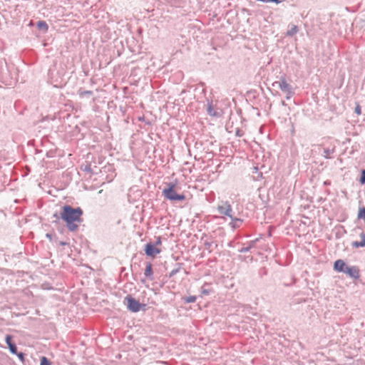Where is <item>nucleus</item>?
<instances>
[{"label": "nucleus", "instance_id": "obj_27", "mask_svg": "<svg viewBox=\"0 0 365 365\" xmlns=\"http://www.w3.org/2000/svg\"><path fill=\"white\" fill-rule=\"evenodd\" d=\"M235 135L237 136L241 137L243 135V132L240 129L237 128L236 130Z\"/></svg>", "mask_w": 365, "mask_h": 365}, {"label": "nucleus", "instance_id": "obj_29", "mask_svg": "<svg viewBox=\"0 0 365 365\" xmlns=\"http://www.w3.org/2000/svg\"><path fill=\"white\" fill-rule=\"evenodd\" d=\"M212 245V242H205V248L206 249H209Z\"/></svg>", "mask_w": 365, "mask_h": 365}, {"label": "nucleus", "instance_id": "obj_20", "mask_svg": "<svg viewBox=\"0 0 365 365\" xmlns=\"http://www.w3.org/2000/svg\"><path fill=\"white\" fill-rule=\"evenodd\" d=\"M358 218L363 219L365 222V207H361L359 210Z\"/></svg>", "mask_w": 365, "mask_h": 365}, {"label": "nucleus", "instance_id": "obj_18", "mask_svg": "<svg viewBox=\"0 0 365 365\" xmlns=\"http://www.w3.org/2000/svg\"><path fill=\"white\" fill-rule=\"evenodd\" d=\"M182 299L185 303L189 304L195 302L196 301L197 297L195 296H189L183 297Z\"/></svg>", "mask_w": 365, "mask_h": 365}, {"label": "nucleus", "instance_id": "obj_3", "mask_svg": "<svg viewBox=\"0 0 365 365\" xmlns=\"http://www.w3.org/2000/svg\"><path fill=\"white\" fill-rule=\"evenodd\" d=\"M175 185L171 182L168 183V187L163 190L165 197L170 201H180L185 199L183 194H178L175 190Z\"/></svg>", "mask_w": 365, "mask_h": 365}, {"label": "nucleus", "instance_id": "obj_19", "mask_svg": "<svg viewBox=\"0 0 365 365\" xmlns=\"http://www.w3.org/2000/svg\"><path fill=\"white\" fill-rule=\"evenodd\" d=\"M178 265V267L173 269L170 274H169V277H174L177 273H178L181 269V264H177Z\"/></svg>", "mask_w": 365, "mask_h": 365}, {"label": "nucleus", "instance_id": "obj_16", "mask_svg": "<svg viewBox=\"0 0 365 365\" xmlns=\"http://www.w3.org/2000/svg\"><path fill=\"white\" fill-rule=\"evenodd\" d=\"M299 31L297 26L294 25L291 29L288 30L287 31V36H293L295 34H297Z\"/></svg>", "mask_w": 365, "mask_h": 365}, {"label": "nucleus", "instance_id": "obj_26", "mask_svg": "<svg viewBox=\"0 0 365 365\" xmlns=\"http://www.w3.org/2000/svg\"><path fill=\"white\" fill-rule=\"evenodd\" d=\"M354 112L358 114V115H360L361 113V106L359 105H357L356 107H355V110H354Z\"/></svg>", "mask_w": 365, "mask_h": 365}, {"label": "nucleus", "instance_id": "obj_15", "mask_svg": "<svg viewBox=\"0 0 365 365\" xmlns=\"http://www.w3.org/2000/svg\"><path fill=\"white\" fill-rule=\"evenodd\" d=\"M209 284L207 283H205L202 287H201V294L202 295H208L211 292L212 289H210Z\"/></svg>", "mask_w": 365, "mask_h": 365}, {"label": "nucleus", "instance_id": "obj_4", "mask_svg": "<svg viewBox=\"0 0 365 365\" xmlns=\"http://www.w3.org/2000/svg\"><path fill=\"white\" fill-rule=\"evenodd\" d=\"M124 304L126 305L127 309L132 312H138L140 310L142 307L145 305L140 303V302L133 297L130 294H128L124 299Z\"/></svg>", "mask_w": 365, "mask_h": 365}, {"label": "nucleus", "instance_id": "obj_36", "mask_svg": "<svg viewBox=\"0 0 365 365\" xmlns=\"http://www.w3.org/2000/svg\"><path fill=\"white\" fill-rule=\"evenodd\" d=\"M37 23L41 24V23H46L44 21H38Z\"/></svg>", "mask_w": 365, "mask_h": 365}, {"label": "nucleus", "instance_id": "obj_33", "mask_svg": "<svg viewBox=\"0 0 365 365\" xmlns=\"http://www.w3.org/2000/svg\"><path fill=\"white\" fill-rule=\"evenodd\" d=\"M281 104H282V106H287V103H286L284 101H282L281 102Z\"/></svg>", "mask_w": 365, "mask_h": 365}, {"label": "nucleus", "instance_id": "obj_24", "mask_svg": "<svg viewBox=\"0 0 365 365\" xmlns=\"http://www.w3.org/2000/svg\"><path fill=\"white\" fill-rule=\"evenodd\" d=\"M14 355H16L18 356V358L22 361L24 362V359H25V355L23 352H18L17 351V354H14Z\"/></svg>", "mask_w": 365, "mask_h": 365}, {"label": "nucleus", "instance_id": "obj_35", "mask_svg": "<svg viewBox=\"0 0 365 365\" xmlns=\"http://www.w3.org/2000/svg\"><path fill=\"white\" fill-rule=\"evenodd\" d=\"M46 237H47L48 238H49V239H51V234L47 233V234H46Z\"/></svg>", "mask_w": 365, "mask_h": 365}, {"label": "nucleus", "instance_id": "obj_6", "mask_svg": "<svg viewBox=\"0 0 365 365\" xmlns=\"http://www.w3.org/2000/svg\"><path fill=\"white\" fill-rule=\"evenodd\" d=\"M144 251L145 255L149 257H155L156 255L161 252V250L155 247V245H153L151 243L145 245Z\"/></svg>", "mask_w": 365, "mask_h": 365}, {"label": "nucleus", "instance_id": "obj_9", "mask_svg": "<svg viewBox=\"0 0 365 365\" xmlns=\"http://www.w3.org/2000/svg\"><path fill=\"white\" fill-rule=\"evenodd\" d=\"M347 265L342 259H337L334 264V270L344 273Z\"/></svg>", "mask_w": 365, "mask_h": 365}, {"label": "nucleus", "instance_id": "obj_23", "mask_svg": "<svg viewBox=\"0 0 365 365\" xmlns=\"http://www.w3.org/2000/svg\"><path fill=\"white\" fill-rule=\"evenodd\" d=\"M40 365H51V363L46 356H42Z\"/></svg>", "mask_w": 365, "mask_h": 365}, {"label": "nucleus", "instance_id": "obj_34", "mask_svg": "<svg viewBox=\"0 0 365 365\" xmlns=\"http://www.w3.org/2000/svg\"><path fill=\"white\" fill-rule=\"evenodd\" d=\"M67 243L65 242H60V245L63 246V245H66Z\"/></svg>", "mask_w": 365, "mask_h": 365}, {"label": "nucleus", "instance_id": "obj_28", "mask_svg": "<svg viewBox=\"0 0 365 365\" xmlns=\"http://www.w3.org/2000/svg\"><path fill=\"white\" fill-rule=\"evenodd\" d=\"M161 243H162L161 238H160V237H158L157 240H156V242H155V243L154 245H155V246H156V245H161Z\"/></svg>", "mask_w": 365, "mask_h": 365}, {"label": "nucleus", "instance_id": "obj_13", "mask_svg": "<svg viewBox=\"0 0 365 365\" xmlns=\"http://www.w3.org/2000/svg\"><path fill=\"white\" fill-rule=\"evenodd\" d=\"M144 275L149 279H153V272L152 264L150 262L147 263L146 268L144 272Z\"/></svg>", "mask_w": 365, "mask_h": 365}, {"label": "nucleus", "instance_id": "obj_1", "mask_svg": "<svg viewBox=\"0 0 365 365\" xmlns=\"http://www.w3.org/2000/svg\"><path fill=\"white\" fill-rule=\"evenodd\" d=\"M83 210L81 207H73L71 205H64L63 210L60 213V217L66 223L68 230L71 232L76 231L81 223Z\"/></svg>", "mask_w": 365, "mask_h": 365}, {"label": "nucleus", "instance_id": "obj_5", "mask_svg": "<svg viewBox=\"0 0 365 365\" xmlns=\"http://www.w3.org/2000/svg\"><path fill=\"white\" fill-rule=\"evenodd\" d=\"M217 210L220 214L226 215L230 218H232V208L228 201H225L222 205H218Z\"/></svg>", "mask_w": 365, "mask_h": 365}, {"label": "nucleus", "instance_id": "obj_30", "mask_svg": "<svg viewBox=\"0 0 365 365\" xmlns=\"http://www.w3.org/2000/svg\"><path fill=\"white\" fill-rule=\"evenodd\" d=\"M269 2H274L276 4L280 3V0H269Z\"/></svg>", "mask_w": 365, "mask_h": 365}, {"label": "nucleus", "instance_id": "obj_12", "mask_svg": "<svg viewBox=\"0 0 365 365\" xmlns=\"http://www.w3.org/2000/svg\"><path fill=\"white\" fill-rule=\"evenodd\" d=\"M257 241V238L254 240L250 241L248 243V246L242 247L240 250H239V252L245 253L250 252V250L255 246V244Z\"/></svg>", "mask_w": 365, "mask_h": 365}, {"label": "nucleus", "instance_id": "obj_31", "mask_svg": "<svg viewBox=\"0 0 365 365\" xmlns=\"http://www.w3.org/2000/svg\"><path fill=\"white\" fill-rule=\"evenodd\" d=\"M53 217H55V218H56V219H58L59 217H60V215H58L57 213H54V214L53 215Z\"/></svg>", "mask_w": 365, "mask_h": 365}, {"label": "nucleus", "instance_id": "obj_10", "mask_svg": "<svg viewBox=\"0 0 365 365\" xmlns=\"http://www.w3.org/2000/svg\"><path fill=\"white\" fill-rule=\"evenodd\" d=\"M207 112L210 116L220 117V113L216 109L214 108L212 101H207Z\"/></svg>", "mask_w": 365, "mask_h": 365}, {"label": "nucleus", "instance_id": "obj_22", "mask_svg": "<svg viewBox=\"0 0 365 365\" xmlns=\"http://www.w3.org/2000/svg\"><path fill=\"white\" fill-rule=\"evenodd\" d=\"M78 94L81 97H83L84 96H91L93 94V91L79 90Z\"/></svg>", "mask_w": 365, "mask_h": 365}, {"label": "nucleus", "instance_id": "obj_32", "mask_svg": "<svg viewBox=\"0 0 365 365\" xmlns=\"http://www.w3.org/2000/svg\"><path fill=\"white\" fill-rule=\"evenodd\" d=\"M85 170L91 172V168H90V166H88V167H86L85 168Z\"/></svg>", "mask_w": 365, "mask_h": 365}, {"label": "nucleus", "instance_id": "obj_25", "mask_svg": "<svg viewBox=\"0 0 365 365\" xmlns=\"http://www.w3.org/2000/svg\"><path fill=\"white\" fill-rule=\"evenodd\" d=\"M360 182L361 184H365V170L364 169L361 170Z\"/></svg>", "mask_w": 365, "mask_h": 365}, {"label": "nucleus", "instance_id": "obj_21", "mask_svg": "<svg viewBox=\"0 0 365 365\" xmlns=\"http://www.w3.org/2000/svg\"><path fill=\"white\" fill-rule=\"evenodd\" d=\"M38 30L43 33H45L48 31V24H36Z\"/></svg>", "mask_w": 365, "mask_h": 365}, {"label": "nucleus", "instance_id": "obj_17", "mask_svg": "<svg viewBox=\"0 0 365 365\" xmlns=\"http://www.w3.org/2000/svg\"><path fill=\"white\" fill-rule=\"evenodd\" d=\"M334 153V150L333 149H329V148H324V150H323V154L322 155L325 158H330V155Z\"/></svg>", "mask_w": 365, "mask_h": 365}, {"label": "nucleus", "instance_id": "obj_2", "mask_svg": "<svg viewBox=\"0 0 365 365\" xmlns=\"http://www.w3.org/2000/svg\"><path fill=\"white\" fill-rule=\"evenodd\" d=\"M272 86H278L282 92L285 93L286 99L289 100L294 95V90L293 87L287 83L285 74L280 76L279 80L274 81Z\"/></svg>", "mask_w": 365, "mask_h": 365}, {"label": "nucleus", "instance_id": "obj_7", "mask_svg": "<svg viewBox=\"0 0 365 365\" xmlns=\"http://www.w3.org/2000/svg\"><path fill=\"white\" fill-rule=\"evenodd\" d=\"M344 273L348 274L351 278L354 279H357L360 277L359 269L356 266H347Z\"/></svg>", "mask_w": 365, "mask_h": 365}, {"label": "nucleus", "instance_id": "obj_14", "mask_svg": "<svg viewBox=\"0 0 365 365\" xmlns=\"http://www.w3.org/2000/svg\"><path fill=\"white\" fill-rule=\"evenodd\" d=\"M232 222H230V225L233 227V228H237L239 227H240V225L242 224V222L243 220L240 218H237V217H235L233 215H232V218H230Z\"/></svg>", "mask_w": 365, "mask_h": 365}, {"label": "nucleus", "instance_id": "obj_11", "mask_svg": "<svg viewBox=\"0 0 365 365\" xmlns=\"http://www.w3.org/2000/svg\"><path fill=\"white\" fill-rule=\"evenodd\" d=\"M359 237L361 238L360 242H358V241L353 242L351 244L352 247H356V248L365 247V233L364 232H361L359 234Z\"/></svg>", "mask_w": 365, "mask_h": 365}, {"label": "nucleus", "instance_id": "obj_8", "mask_svg": "<svg viewBox=\"0 0 365 365\" xmlns=\"http://www.w3.org/2000/svg\"><path fill=\"white\" fill-rule=\"evenodd\" d=\"M5 341L8 345L10 352L13 354H17V347L14 343L12 342V336L11 335H6Z\"/></svg>", "mask_w": 365, "mask_h": 365}]
</instances>
